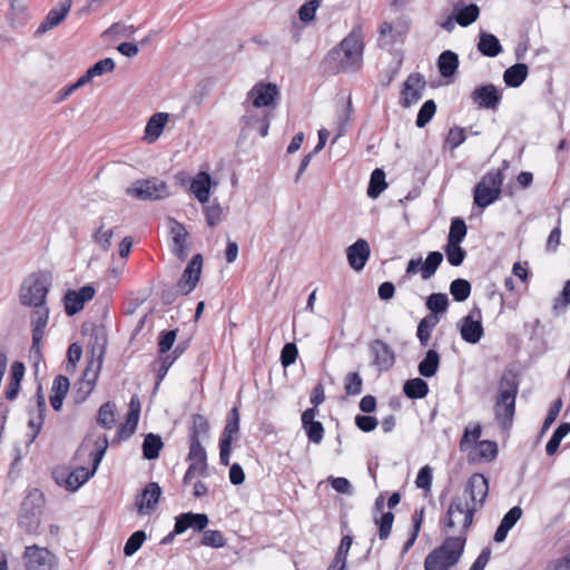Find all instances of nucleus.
<instances>
[{
	"instance_id": "obj_1",
	"label": "nucleus",
	"mask_w": 570,
	"mask_h": 570,
	"mask_svg": "<svg viewBox=\"0 0 570 570\" xmlns=\"http://www.w3.org/2000/svg\"><path fill=\"white\" fill-rule=\"evenodd\" d=\"M50 277L43 272H37L26 277L19 289L20 304L33 307L31 314L32 345L31 353L40 355V342L49 320V308L46 299L50 291Z\"/></svg>"
},
{
	"instance_id": "obj_2",
	"label": "nucleus",
	"mask_w": 570,
	"mask_h": 570,
	"mask_svg": "<svg viewBox=\"0 0 570 570\" xmlns=\"http://www.w3.org/2000/svg\"><path fill=\"white\" fill-rule=\"evenodd\" d=\"M464 492L470 495L471 503L465 502L461 497H453L445 515L440 521L444 532H449L455 527L454 514L463 515L462 530L468 533L473 523L476 511L483 508L489 494V480L482 473H473L466 481Z\"/></svg>"
},
{
	"instance_id": "obj_3",
	"label": "nucleus",
	"mask_w": 570,
	"mask_h": 570,
	"mask_svg": "<svg viewBox=\"0 0 570 570\" xmlns=\"http://www.w3.org/2000/svg\"><path fill=\"white\" fill-rule=\"evenodd\" d=\"M363 32L360 26L354 27L352 31L328 51L325 63L333 73L355 72L363 65Z\"/></svg>"
},
{
	"instance_id": "obj_4",
	"label": "nucleus",
	"mask_w": 570,
	"mask_h": 570,
	"mask_svg": "<svg viewBox=\"0 0 570 570\" xmlns=\"http://www.w3.org/2000/svg\"><path fill=\"white\" fill-rule=\"evenodd\" d=\"M520 380L512 367H505L499 380L498 396L494 404V414L503 429L511 426L515 413V399Z\"/></svg>"
},
{
	"instance_id": "obj_5",
	"label": "nucleus",
	"mask_w": 570,
	"mask_h": 570,
	"mask_svg": "<svg viewBox=\"0 0 570 570\" xmlns=\"http://www.w3.org/2000/svg\"><path fill=\"white\" fill-rule=\"evenodd\" d=\"M465 542L466 533L463 530L458 537H446L440 547L425 557L424 570H450L460 561Z\"/></svg>"
},
{
	"instance_id": "obj_6",
	"label": "nucleus",
	"mask_w": 570,
	"mask_h": 570,
	"mask_svg": "<svg viewBox=\"0 0 570 570\" xmlns=\"http://www.w3.org/2000/svg\"><path fill=\"white\" fill-rule=\"evenodd\" d=\"M502 169H491L482 176L473 188L474 205L481 209L487 208L500 199L503 184V169L509 167V161L503 160Z\"/></svg>"
},
{
	"instance_id": "obj_7",
	"label": "nucleus",
	"mask_w": 570,
	"mask_h": 570,
	"mask_svg": "<svg viewBox=\"0 0 570 570\" xmlns=\"http://www.w3.org/2000/svg\"><path fill=\"white\" fill-rule=\"evenodd\" d=\"M43 505L45 497L39 489L30 490L27 497L23 499L18 524L27 533L33 534L38 531L41 522Z\"/></svg>"
},
{
	"instance_id": "obj_8",
	"label": "nucleus",
	"mask_w": 570,
	"mask_h": 570,
	"mask_svg": "<svg viewBox=\"0 0 570 570\" xmlns=\"http://www.w3.org/2000/svg\"><path fill=\"white\" fill-rule=\"evenodd\" d=\"M126 194L139 200H159L169 196V187L164 180L153 177L136 180Z\"/></svg>"
},
{
	"instance_id": "obj_9",
	"label": "nucleus",
	"mask_w": 570,
	"mask_h": 570,
	"mask_svg": "<svg viewBox=\"0 0 570 570\" xmlns=\"http://www.w3.org/2000/svg\"><path fill=\"white\" fill-rule=\"evenodd\" d=\"M94 365V361H88L81 377L75 383L72 396L77 404L85 402L95 389L100 372V364H97L96 367Z\"/></svg>"
},
{
	"instance_id": "obj_10",
	"label": "nucleus",
	"mask_w": 570,
	"mask_h": 570,
	"mask_svg": "<svg viewBox=\"0 0 570 570\" xmlns=\"http://www.w3.org/2000/svg\"><path fill=\"white\" fill-rule=\"evenodd\" d=\"M23 560L27 570H52L56 566L55 554L36 544L26 548Z\"/></svg>"
},
{
	"instance_id": "obj_11",
	"label": "nucleus",
	"mask_w": 570,
	"mask_h": 570,
	"mask_svg": "<svg viewBox=\"0 0 570 570\" xmlns=\"http://www.w3.org/2000/svg\"><path fill=\"white\" fill-rule=\"evenodd\" d=\"M470 99L479 109L497 110L502 100V92L493 85L485 83L475 87Z\"/></svg>"
},
{
	"instance_id": "obj_12",
	"label": "nucleus",
	"mask_w": 570,
	"mask_h": 570,
	"mask_svg": "<svg viewBox=\"0 0 570 570\" xmlns=\"http://www.w3.org/2000/svg\"><path fill=\"white\" fill-rule=\"evenodd\" d=\"M368 350L372 356V365L379 372L390 371L394 366L396 360L395 352L383 340H373L368 345Z\"/></svg>"
},
{
	"instance_id": "obj_13",
	"label": "nucleus",
	"mask_w": 570,
	"mask_h": 570,
	"mask_svg": "<svg viewBox=\"0 0 570 570\" xmlns=\"http://www.w3.org/2000/svg\"><path fill=\"white\" fill-rule=\"evenodd\" d=\"M482 315L479 307H474L461 320L460 334L464 342L476 344L483 336Z\"/></svg>"
},
{
	"instance_id": "obj_14",
	"label": "nucleus",
	"mask_w": 570,
	"mask_h": 570,
	"mask_svg": "<svg viewBox=\"0 0 570 570\" xmlns=\"http://www.w3.org/2000/svg\"><path fill=\"white\" fill-rule=\"evenodd\" d=\"M203 267L202 254H196L191 257L183 272L181 277L178 279L176 287L181 295H188L194 291L197 283L199 282Z\"/></svg>"
},
{
	"instance_id": "obj_15",
	"label": "nucleus",
	"mask_w": 570,
	"mask_h": 570,
	"mask_svg": "<svg viewBox=\"0 0 570 570\" xmlns=\"http://www.w3.org/2000/svg\"><path fill=\"white\" fill-rule=\"evenodd\" d=\"M442 262L443 254L441 252H430L424 262H422L421 258L410 259L406 266V274H416L420 272L422 279L428 281L435 274Z\"/></svg>"
},
{
	"instance_id": "obj_16",
	"label": "nucleus",
	"mask_w": 570,
	"mask_h": 570,
	"mask_svg": "<svg viewBox=\"0 0 570 570\" xmlns=\"http://www.w3.org/2000/svg\"><path fill=\"white\" fill-rule=\"evenodd\" d=\"M279 91L275 83L272 82H258L247 94L246 101L252 99L253 108H262L273 106Z\"/></svg>"
},
{
	"instance_id": "obj_17",
	"label": "nucleus",
	"mask_w": 570,
	"mask_h": 570,
	"mask_svg": "<svg viewBox=\"0 0 570 570\" xmlns=\"http://www.w3.org/2000/svg\"><path fill=\"white\" fill-rule=\"evenodd\" d=\"M96 289L91 285H85L78 291L69 289L63 296L65 312L68 316L79 313L85 304L94 298Z\"/></svg>"
},
{
	"instance_id": "obj_18",
	"label": "nucleus",
	"mask_w": 570,
	"mask_h": 570,
	"mask_svg": "<svg viewBox=\"0 0 570 570\" xmlns=\"http://www.w3.org/2000/svg\"><path fill=\"white\" fill-rule=\"evenodd\" d=\"M209 439V423L202 414L191 415V425L188 430V448L189 451L199 452L205 450L203 441Z\"/></svg>"
},
{
	"instance_id": "obj_19",
	"label": "nucleus",
	"mask_w": 570,
	"mask_h": 570,
	"mask_svg": "<svg viewBox=\"0 0 570 570\" xmlns=\"http://www.w3.org/2000/svg\"><path fill=\"white\" fill-rule=\"evenodd\" d=\"M72 6V0H61L58 7L49 10L42 22L35 31V37H41L48 31L59 26L68 16Z\"/></svg>"
},
{
	"instance_id": "obj_20",
	"label": "nucleus",
	"mask_w": 570,
	"mask_h": 570,
	"mask_svg": "<svg viewBox=\"0 0 570 570\" xmlns=\"http://www.w3.org/2000/svg\"><path fill=\"white\" fill-rule=\"evenodd\" d=\"M425 85V79L421 73H411L403 83V89L401 91L402 105L404 107H410L417 102L422 98Z\"/></svg>"
},
{
	"instance_id": "obj_21",
	"label": "nucleus",
	"mask_w": 570,
	"mask_h": 570,
	"mask_svg": "<svg viewBox=\"0 0 570 570\" xmlns=\"http://www.w3.org/2000/svg\"><path fill=\"white\" fill-rule=\"evenodd\" d=\"M161 495V488L157 482H150L135 501L139 514H150L157 508Z\"/></svg>"
},
{
	"instance_id": "obj_22",
	"label": "nucleus",
	"mask_w": 570,
	"mask_h": 570,
	"mask_svg": "<svg viewBox=\"0 0 570 570\" xmlns=\"http://www.w3.org/2000/svg\"><path fill=\"white\" fill-rule=\"evenodd\" d=\"M208 523L209 519L206 513H180L175 518V533H184L188 529H193L196 532H202L206 529Z\"/></svg>"
},
{
	"instance_id": "obj_23",
	"label": "nucleus",
	"mask_w": 570,
	"mask_h": 570,
	"mask_svg": "<svg viewBox=\"0 0 570 570\" xmlns=\"http://www.w3.org/2000/svg\"><path fill=\"white\" fill-rule=\"evenodd\" d=\"M318 410L315 407H308L302 413V428L305 431L309 442L320 444L324 438V426L322 422L316 421Z\"/></svg>"
},
{
	"instance_id": "obj_24",
	"label": "nucleus",
	"mask_w": 570,
	"mask_h": 570,
	"mask_svg": "<svg viewBox=\"0 0 570 570\" xmlns=\"http://www.w3.org/2000/svg\"><path fill=\"white\" fill-rule=\"evenodd\" d=\"M370 254V245L363 238H358L346 249L348 264L356 272H360L364 268L366 262L368 261Z\"/></svg>"
},
{
	"instance_id": "obj_25",
	"label": "nucleus",
	"mask_w": 570,
	"mask_h": 570,
	"mask_svg": "<svg viewBox=\"0 0 570 570\" xmlns=\"http://www.w3.org/2000/svg\"><path fill=\"white\" fill-rule=\"evenodd\" d=\"M107 345V336L105 328L102 326H95L89 335L88 342V353L90 354V358L88 361H94L95 365L102 363V356L106 352Z\"/></svg>"
},
{
	"instance_id": "obj_26",
	"label": "nucleus",
	"mask_w": 570,
	"mask_h": 570,
	"mask_svg": "<svg viewBox=\"0 0 570 570\" xmlns=\"http://www.w3.org/2000/svg\"><path fill=\"white\" fill-rule=\"evenodd\" d=\"M170 235L174 243L173 252L177 258L185 261L188 256L187 238L188 232L185 226L174 218H169Z\"/></svg>"
},
{
	"instance_id": "obj_27",
	"label": "nucleus",
	"mask_w": 570,
	"mask_h": 570,
	"mask_svg": "<svg viewBox=\"0 0 570 570\" xmlns=\"http://www.w3.org/2000/svg\"><path fill=\"white\" fill-rule=\"evenodd\" d=\"M454 19L461 27H469L480 16V8L475 3L465 4L462 0L453 3Z\"/></svg>"
},
{
	"instance_id": "obj_28",
	"label": "nucleus",
	"mask_w": 570,
	"mask_h": 570,
	"mask_svg": "<svg viewBox=\"0 0 570 570\" xmlns=\"http://www.w3.org/2000/svg\"><path fill=\"white\" fill-rule=\"evenodd\" d=\"M522 509L519 505H515L511 508L502 518L500 521L499 527L497 528L493 540L497 543L503 542L509 531L515 525V523L521 519L522 517Z\"/></svg>"
},
{
	"instance_id": "obj_29",
	"label": "nucleus",
	"mask_w": 570,
	"mask_h": 570,
	"mask_svg": "<svg viewBox=\"0 0 570 570\" xmlns=\"http://www.w3.org/2000/svg\"><path fill=\"white\" fill-rule=\"evenodd\" d=\"M212 176L207 171H199L190 181V190L202 204L209 200Z\"/></svg>"
},
{
	"instance_id": "obj_30",
	"label": "nucleus",
	"mask_w": 570,
	"mask_h": 570,
	"mask_svg": "<svg viewBox=\"0 0 570 570\" xmlns=\"http://www.w3.org/2000/svg\"><path fill=\"white\" fill-rule=\"evenodd\" d=\"M476 48L482 56L489 58H494L503 51L502 45L498 37L483 30H481L479 33Z\"/></svg>"
},
{
	"instance_id": "obj_31",
	"label": "nucleus",
	"mask_w": 570,
	"mask_h": 570,
	"mask_svg": "<svg viewBox=\"0 0 570 570\" xmlns=\"http://www.w3.org/2000/svg\"><path fill=\"white\" fill-rule=\"evenodd\" d=\"M140 415V403L137 402V407H134V402L131 403V409L129 410L126 422L120 424L117 430L116 439L118 441L128 440L136 431L138 421Z\"/></svg>"
},
{
	"instance_id": "obj_32",
	"label": "nucleus",
	"mask_w": 570,
	"mask_h": 570,
	"mask_svg": "<svg viewBox=\"0 0 570 570\" xmlns=\"http://www.w3.org/2000/svg\"><path fill=\"white\" fill-rule=\"evenodd\" d=\"M168 117L166 112L154 114L147 121L144 139L148 142L156 141L163 134Z\"/></svg>"
},
{
	"instance_id": "obj_33",
	"label": "nucleus",
	"mask_w": 570,
	"mask_h": 570,
	"mask_svg": "<svg viewBox=\"0 0 570 570\" xmlns=\"http://www.w3.org/2000/svg\"><path fill=\"white\" fill-rule=\"evenodd\" d=\"M438 68L443 78L454 76L459 68V56L452 50H444L438 58Z\"/></svg>"
},
{
	"instance_id": "obj_34",
	"label": "nucleus",
	"mask_w": 570,
	"mask_h": 570,
	"mask_svg": "<svg viewBox=\"0 0 570 570\" xmlns=\"http://www.w3.org/2000/svg\"><path fill=\"white\" fill-rule=\"evenodd\" d=\"M529 68L525 63H515L503 72V81L508 87H520L528 77Z\"/></svg>"
},
{
	"instance_id": "obj_35",
	"label": "nucleus",
	"mask_w": 570,
	"mask_h": 570,
	"mask_svg": "<svg viewBox=\"0 0 570 570\" xmlns=\"http://www.w3.org/2000/svg\"><path fill=\"white\" fill-rule=\"evenodd\" d=\"M440 355L434 348L428 350L417 366L420 375L428 379L434 376L440 367Z\"/></svg>"
},
{
	"instance_id": "obj_36",
	"label": "nucleus",
	"mask_w": 570,
	"mask_h": 570,
	"mask_svg": "<svg viewBox=\"0 0 570 570\" xmlns=\"http://www.w3.org/2000/svg\"><path fill=\"white\" fill-rule=\"evenodd\" d=\"M429 391V384L421 377L410 379L403 385L404 395L411 400L424 399Z\"/></svg>"
},
{
	"instance_id": "obj_37",
	"label": "nucleus",
	"mask_w": 570,
	"mask_h": 570,
	"mask_svg": "<svg viewBox=\"0 0 570 570\" xmlns=\"http://www.w3.org/2000/svg\"><path fill=\"white\" fill-rule=\"evenodd\" d=\"M141 448L144 459L151 461L159 458V453L164 448V442L160 435L155 433H148L144 438Z\"/></svg>"
},
{
	"instance_id": "obj_38",
	"label": "nucleus",
	"mask_w": 570,
	"mask_h": 570,
	"mask_svg": "<svg viewBox=\"0 0 570 570\" xmlns=\"http://www.w3.org/2000/svg\"><path fill=\"white\" fill-rule=\"evenodd\" d=\"M239 432V412L236 406H234L226 420V425L223 430L222 436L219 441H227L229 443H233V440L237 438Z\"/></svg>"
},
{
	"instance_id": "obj_39",
	"label": "nucleus",
	"mask_w": 570,
	"mask_h": 570,
	"mask_svg": "<svg viewBox=\"0 0 570 570\" xmlns=\"http://www.w3.org/2000/svg\"><path fill=\"white\" fill-rule=\"evenodd\" d=\"M92 475L94 471H89V469L85 466H79L69 473L65 481V487L69 491H76Z\"/></svg>"
},
{
	"instance_id": "obj_40",
	"label": "nucleus",
	"mask_w": 570,
	"mask_h": 570,
	"mask_svg": "<svg viewBox=\"0 0 570 570\" xmlns=\"http://www.w3.org/2000/svg\"><path fill=\"white\" fill-rule=\"evenodd\" d=\"M187 461L190 462L188 469L196 475H207V453L206 450H199V452L188 451Z\"/></svg>"
},
{
	"instance_id": "obj_41",
	"label": "nucleus",
	"mask_w": 570,
	"mask_h": 570,
	"mask_svg": "<svg viewBox=\"0 0 570 570\" xmlns=\"http://www.w3.org/2000/svg\"><path fill=\"white\" fill-rule=\"evenodd\" d=\"M97 423L106 430H110L114 428V425L116 423V405H115V403L108 401L99 407L98 414H97Z\"/></svg>"
},
{
	"instance_id": "obj_42",
	"label": "nucleus",
	"mask_w": 570,
	"mask_h": 570,
	"mask_svg": "<svg viewBox=\"0 0 570 570\" xmlns=\"http://www.w3.org/2000/svg\"><path fill=\"white\" fill-rule=\"evenodd\" d=\"M387 187L385 181V173L381 168H376L372 171L368 187H367V196L370 198H377L382 191Z\"/></svg>"
},
{
	"instance_id": "obj_43",
	"label": "nucleus",
	"mask_w": 570,
	"mask_h": 570,
	"mask_svg": "<svg viewBox=\"0 0 570 570\" xmlns=\"http://www.w3.org/2000/svg\"><path fill=\"white\" fill-rule=\"evenodd\" d=\"M468 227L461 217L451 220L446 243L461 244L466 236Z\"/></svg>"
},
{
	"instance_id": "obj_44",
	"label": "nucleus",
	"mask_w": 570,
	"mask_h": 570,
	"mask_svg": "<svg viewBox=\"0 0 570 570\" xmlns=\"http://www.w3.org/2000/svg\"><path fill=\"white\" fill-rule=\"evenodd\" d=\"M570 432V423H561L552 433L550 440L546 445V452L548 455H553L557 453L559 445L564 436Z\"/></svg>"
},
{
	"instance_id": "obj_45",
	"label": "nucleus",
	"mask_w": 570,
	"mask_h": 570,
	"mask_svg": "<svg viewBox=\"0 0 570 570\" xmlns=\"http://www.w3.org/2000/svg\"><path fill=\"white\" fill-rule=\"evenodd\" d=\"M425 305L430 313L436 315L444 314L449 306V298L446 294L433 293L428 296Z\"/></svg>"
},
{
	"instance_id": "obj_46",
	"label": "nucleus",
	"mask_w": 570,
	"mask_h": 570,
	"mask_svg": "<svg viewBox=\"0 0 570 570\" xmlns=\"http://www.w3.org/2000/svg\"><path fill=\"white\" fill-rule=\"evenodd\" d=\"M450 293L456 302H464L471 294V284L464 278H456L450 284Z\"/></svg>"
},
{
	"instance_id": "obj_47",
	"label": "nucleus",
	"mask_w": 570,
	"mask_h": 570,
	"mask_svg": "<svg viewBox=\"0 0 570 570\" xmlns=\"http://www.w3.org/2000/svg\"><path fill=\"white\" fill-rule=\"evenodd\" d=\"M99 225L95 233L92 234V239L95 243L99 244L104 250H108L111 245V238L114 236V228L108 230H104L106 223L105 217L99 218Z\"/></svg>"
},
{
	"instance_id": "obj_48",
	"label": "nucleus",
	"mask_w": 570,
	"mask_h": 570,
	"mask_svg": "<svg viewBox=\"0 0 570 570\" xmlns=\"http://www.w3.org/2000/svg\"><path fill=\"white\" fill-rule=\"evenodd\" d=\"M322 0H307L297 11L301 22L308 24L315 20L317 9L321 7Z\"/></svg>"
},
{
	"instance_id": "obj_49",
	"label": "nucleus",
	"mask_w": 570,
	"mask_h": 570,
	"mask_svg": "<svg viewBox=\"0 0 570 570\" xmlns=\"http://www.w3.org/2000/svg\"><path fill=\"white\" fill-rule=\"evenodd\" d=\"M394 514L391 511L382 512L380 517L374 515V523L379 527V538L386 540L392 530Z\"/></svg>"
},
{
	"instance_id": "obj_50",
	"label": "nucleus",
	"mask_w": 570,
	"mask_h": 570,
	"mask_svg": "<svg viewBox=\"0 0 570 570\" xmlns=\"http://www.w3.org/2000/svg\"><path fill=\"white\" fill-rule=\"evenodd\" d=\"M435 111H436L435 101L433 99L426 100L421 106V108L417 112L416 120H415L416 127H419V128L425 127L431 121L433 116L435 115Z\"/></svg>"
},
{
	"instance_id": "obj_51",
	"label": "nucleus",
	"mask_w": 570,
	"mask_h": 570,
	"mask_svg": "<svg viewBox=\"0 0 570 570\" xmlns=\"http://www.w3.org/2000/svg\"><path fill=\"white\" fill-rule=\"evenodd\" d=\"M444 252L449 264L455 267L462 265L466 256V252L460 246V244L446 243Z\"/></svg>"
},
{
	"instance_id": "obj_52",
	"label": "nucleus",
	"mask_w": 570,
	"mask_h": 570,
	"mask_svg": "<svg viewBox=\"0 0 570 570\" xmlns=\"http://www.w3.org/2000/svg\"><path fill=\"white\" fill-rule=\"evenodd\" d=\"M200 544L212 548H223L226 544V539L218 530H204L202 531Z\"/></svg>"
},
{
	"instance_id": "obj_53",
	"label": "nucleus",
	"mask_w": 570,
	"mask_h": 570,
	"mask_svg": "<svg viewBox=\"0 0 570 570\" xmlns=\"http://www.w3.org/2000/svg\"><path fill=\"white\" fill-rule=\"evenodd\" d=\"M146 540V533L142 530L135 531L126 541L124 547V554L126 557L134 556L144 544Z\"/></svg>"
},
{
	"instance_id": "obj_54",
	"label": "nucleus",
	"mask_w": 570,
	"mask_h": 570,
	"mask_svg": "<svg viewBox=\"0 0 570 570\" xmlns=\"http://www.w3.org/2000/svg\"><path fill=\"white\" fill-rule=\"evenodd\" d=\"M178 330H169V331H163L159 333L158 336V353L159 356H164V354L168 353L176 341Z\"/></svg>"
},
{
	"instance_id": "obj_55",
	"label": "nucleus",
	"mask_w": 570,
	"mask_h": 570,
	"mask_svg": "<svg viewBox=\"0 0 570 570\" xmlns=\"http://www.w3.org/2000/svg\"><path fill=\"white\" fill-rule=\"evenodd\" d=\"M363 380L357 372H350L344 379V390L347 395H358L362 392Z\"/></svg>"
},
{
	"instance_id": "obj_56",
	"label": "nucleus",
	"mask_w": 570,
	"mask_h": 570,
	"mask_svg": "<svg viewBox=\"0 0 570 570\" xmlns=\"http://www.w3.org/2000/svg\"><path fill=\"white\" fill-rule=\"evenodd\" d=\"M379 33L380 36L377 39V43L381 48H384L395 41L394 28L393 24L389 21H384L381 23L379 28Z\"/></svg>"
},
{
	"instance_id": "obj_57",
	"label": "nucleus",
	"mask_w": 570,
	"mask_h": 570,
	"mask_svg": "<svg viewBox=\"0 0 570 570\" xmlns=\"http://www.w3.org/2000/svg\"><path fill=\"white\" fill-rule=\"evenodd\" d=\"M479 455L487 462L493 461L498 455V444L490 440L479 442Z\"/></svg>"
},
{
	"instance_id": "obj_58",
	"label": "nucleus",
	"mask_w": 570,
	"mask_h": 570,
	"mask_svg": "<svg viewBox=\"0 0 570 570\" xmlns=\"http://www.w3.org/2000/svg\"><path fill=\"white\" fill-rule=\"evenodd\" d=\"M466 139L465 131L461 127H453L450 129L448 137L445 139V146L449 147L450 150L458 148L462 145Z\"/></svg>"
},
{
	"instance_id": "obj_59",
	"label": "nucleus",
	"mask_w": 570,
	"mask_h": 570,
	"mask_svg": "<svg viewBox=\"0 0 570 570\" xmlns=\"http://www.w3.org/2000/svg\"><path fill=\"white\" fill-rule=\"evenodd\" d=\"M298 356V350L295 343H286L281 351V363L283 367H288L295 363Z\"/></svg>"
},
{
	"instance_id": "obj_60",
	"label": "nucleus",
	"mask_w": 570,
	"mask_h": 570,
	"mask_svg": "<svg viewBox=\"0 0 570 570\" xmlns=\"http://www.w3.org/2000/svg\"><path fill=\"white\" fill-rule=\"evenodd\" d=\"M115 66V61L111 58H105L94 63L88 70L92 78H95L114 71Z\"/></svg>"
},
{
	"instance_id": "obj_61",
	"label": "nucleus",
	"mask_w": 570,
	"mask_h": 570,
	"mask_svg": "<svg viewBox=\"0 0 570 570\" xmlns=\"http://www.w3.org/2000/svg\"><path fill=\"white\" fill-rule=\"evenodd\" d=\"M97 444V449L96 451L91 454L92 456V469L90 471H94V473L96 472V470L98 469L106 451H107V448H108V438L107 435H102L101 438H99L96 442Z\"/></svg>"
},
{
	"instance_id": "obj_62",
	"label": "nucleus",
	"mask_w": 570,
	"mask_h": 570,
	"mask_svg": "<svg viewBox=\"0 0 570 570\" xmlns=\"http://www.w3.org/2000/svg\"><path fill=\"white\" fill-rule=\"evenodd\" d=\"M415 485L419 489H423L426 491L431 490L432 487V468L430 465H424L420 469L416 479Z\"/></svg>"
},
{
	"instance_id": "obj_63",
	"label": "nucleus",
	"mask_w": 570,
	"mask_h": 570,
	"mask_svg": "<svg viewBox=\"0 0 570 570\" xmlns=\"http://www.w3.org/2000/svg\"><path fill=\"white\" fill-rule=\"evenodd\" d=\"M205 216L207 225L214 227L223 220V208L219 204H213L205 207Z\"/></svg>"
},
{
	"instance_id": "obj_64",
	"label": "nucleus",
	"mask_w": 570,
	"mask_h": 570,
	"mask_svg": "<svg viewBox=\"0 0 570 570\" xmlns=\"http://www.w3.org/2000/svg\"><path fill=\"white\" fill-rule=\"evenodd\" d=\"M354 422L357 429L365 433L374 431L379 424V421L375 416L361 414L355 416Z\"/></svg>"
}]
</instances>
